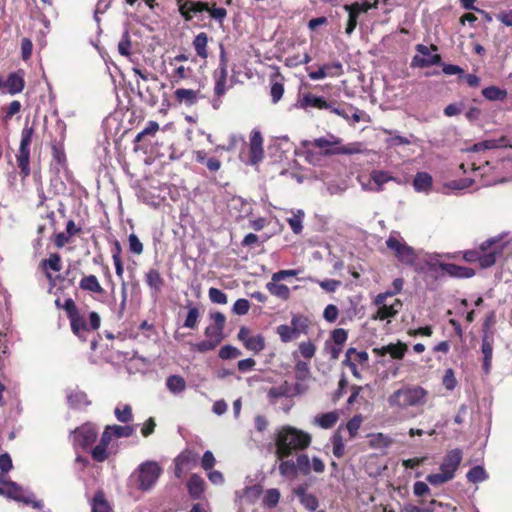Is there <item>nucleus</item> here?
Instances as JSON below:
<instances>
[{"label": "nucleus", "mask_w": 512, "mask_h": 512, "mask_svg": "<svg viewBox=\"0 0 512 512\" xmlns=\"http://www.w3.org/2000/svg\"><path fill=\"white\" fill-rule=\"evenodd\" d=\"M299 351H300V354L306 358V359H311L314 355H315V352H316V347L315 345L308 341V342H302L300 343L299 345Z\"/></svg>", "instance_id": "obj_57"}, {"label": "nucleus", "mask_w": 512, "mask_h": 512, "mask_svg": "<svg viewBox=\"0 0 512 512\" xmlns=\"http://www.w3.org/2000/svg\"><path fill=\"white\" fill-rule=\"evenodd\" d=\"M146 283L155 293H158L164 284V280L158 270L150 269L146 273Z\"/></svg>", "instance_id": "obj_32"}, {"label": "nucleus", "mask_w": 512, "mask_h": 512, "mask_svg": "<svg viewBox=\"0 0 512 512\" xmlns=\"http://www.w3.org/2000/svg\"><path fill=\"white\" fill-rule=\"evenodd\" d=\"M114 414L117 420L123 423H128L133 419L132 408L128 404L118 405L114 410Z\"/></svg>", "instance_id": "obj_42"}, {"label": "nucleus", "mask_w": 512, "mask_h": 512, "mask_svg": "<svg viewBox=\"0 0 512 512\" xmlns=\"http://www.w3.org/2000/svg\"><path fill=\"white\" fill-rule=\"evenodd\" d=\"M386 246L395 257L405 265H412L416 260V253L397 232H391L386 240Z\"/></svg>", "instance_id": "obj_5"}, {"label": "nucleus", "mask_w": 512, "mask_h": 512, "mask_svg": "<svg viewBox=\"0 0 512 512\" xmlns=\"http://www.w3.org/2000/svg\"><path fill=\"white\" fill-rule=\"evenodd\" d=\"M263 139L259 131H253L250 137V159L252 165L257 164L263 158Z\"/></svg>", "instance_id": "obj_16"}, {"label": "nucleus", "mask_w": 512, "mask_h": 512, "mask_svg": "<svg viewBox=\"0 0 512 512\" xmlns=\"http://www.w3.org/2000/svg\"><path fill=\"white\" fill-rule=\"evenodd\" d=\"M300 503L308 510V511H316L319 506V501L313 494H308L304 496Z\"/></svg>", "instance_id": "obj_58"}, {"label": "nucleus", "mask_w": 512, "mask_h": 512, "mask_svg": "<svg viewBox=\"0 0 512 512\" xmlns=\"http://www.w3.org/2000/svg\"><path fill=\"white\" fill-rule=\"evenodd\" d=\"M186 381L180 375H170L166 379L167 389L174 395L181 394L186 389Z\"/></svg>", "instance_id": "obj_28"}, {"label": "nucleus", "mask_w": 512, "mask_h": 512, "mask_svg": "<svg viewBox=\"0 0 512 512\" xmlns=\"http://www.w3.org/2000/svg\"><path fill=\"white\" fill-rule=\"evenodd\" d=\"M71 328L75 335L82 340H85V334L89 332V327L86 319L78 314L71 316Z\"/></svg>", "instance_id": "obj_27"}, {"label": "nucleus", "mask_w": 512, "mask_h": 512, "mask_svg": "<svg viewBox=\"0 0 512 512\" xmlns=\"http://www.w3.org/2000/svg\"><path fill=\"white\" fill-rule=\"evenodd\" d=\"M159 130V124L156 121H149L147 126L135 137V142H140L146 136H154Z\"/></svg>", "instance_id": "obj_45"}, {"label": "nucleus", "mask_w": 512, "mask_h": 512, "mask_svg": "<svg viewBox=\"0 0 512 512\" xmlns=\"http://www.w3.org/2000/svg\"><path fill=\"white\" fill-rule=\"evenodd\" d=\"M97 435V427L92 423H85L73 432V444L86 449L95 442Z\"/></svg>", "instance_id": "obj_10"}, {"label": "nucleus", "mask_w": 512, "mask_h": 512, "mask_svg": "<svg viewBox=\"0 0 512 512\" xmlns=\"http://www.w3.org/2000/svg\"><path fill=\"white\" fill-rule=\"evenodd\" d=\"M207 43L208 36L204 32L199 33L193 41L194 49L197 55L201 58H207Z\"/></svg>", "instance_id": "obj_35"}, {"label": "nucleus", "mask_w": 512, "mask_h": 512, "mask_svg": "<svg viewBox=\"0 0 512 512\" xmlns=\"http://www.w3.org/2000/svg\"><path fill=\"white\" fill-rule=\"evenodd\" d=\"M433 179L427 172H418L413 180V187L417 192L429 193Z\"/></svg>", "instance_id": "obj_23"}, {"label": "nucleus", "mask_w": 512, "mask_h": 512, "mask_svg": "<svg viewBox=\"0 0 512 512\" xmlns=\"http://www.w3.org/2000/svg\"><path fill=\"white\" fill-rule=\"evenodd\" d=\"M131 41L128 31H125L122 35V38L118 44V51L123 56L130 55Z\"/></svg>", "instance_id": "obj_53"}, {"label": "nucleus", "mask_w": 512, "mask_h": 512, "mask_svg": "<svg viewBox=\"0 0 512 512\" xmlns=\"http://www.w3.org/2000/svg\"><path fill=\"white\" fill-rule=\"evenodd\" d=\"M371 178L376 187V193L383 191L384 185L390 181L400 184V181L388 171L374 169L371 171Z\"/></svg>", "instance_id": "obj_21"}, {"label": "nucleus", "mask_w": 512, "mask_h": 512, "mask_svg": "<svg viewBox=\"0 0 512 512\" xmlns=\"http://www.w3.org/2000/svg\"><path fill=\"white\" fill-rule=\"evenodd\" d=\"M112 437V433L106 426L101 436L100 442L91 451L92 458L95 461L104 462L106 459H108L110 455L109 444L111 443Z\"/></svg>", "instance_id": "obj_12"}, {"label": "nucleus", "mask_w": 512, "mask_h": 512, "mask_svg": "<svg viewBox=\"0 0 512 512\" xmlns=\"http://www.w3.org/2000/svg\"><path fill=\"white\" fill-rule=\"evenodd\" d=\"M238 339L245 348L254 354H258L265 348L264 337L260 334L253 335L249 328L242 326L238 332Z\"/></svg>", "instance_id": "obj_11"}, {"label": "nucleus", "mask_w": 512, "mask_h": 512, "mask_svg": "<svg viewBox=\"0 0 512 512\" xmlns=\"http://www.w3.org/2000/svg\"><path fill=\"white\" fill-rule=\"evenodd\" d=\"M4 87L12 95L20 93L24 88L23 75L19 72L10 74L4 82Z\"/></svg>", "instance_id": "obj_25"}, {"label": "nucleus", "mask_w": 512, "mask_h": 512, "mask_svg": "<svg viewBox=\"0 0 512 512\" xmlns=\"http://www.w3.org/2000/svg\"><path fill=\"white\" fill-rule=\"evenodd\" d=\"M463 454L458 448L450 450L444 457L443 462L440 465V471L450 474L452 478L455 476V472L460 466Z\"/></svg>", "instance_id": "obj_13"}, {"label": "nucleus", "mask_w": 512, "mask_h": 512, "mask_svg": "<svg viewBox=\"0 0 512 512\" xmlns=\"http://www.w3.org/2000/svg\"><path fill=\"white\" fill-rule=\"evenodd\" d=\"M204 485V480L200 476L193 474L188 481V491L191 497L199 498L203 493Z\"/></svg>", "instance_id": "obj_31"}, {"label": "nucleus", "mask_w": 512, "mask_h": 512, "mask_svg": "<svg viewBox=\"0 0 512 512\" xmlns=\"http://www.w3.org/2000/svg\"><path fill=\"white\" fill-rule=\"evenodd\" d=\"M311 443V436L291 426L283 427L276 436V455L289 456L293 451L303 450Z\"/></svg>", "instance_id": "obj_1"}, {"label": "nucleus", "mask_w": 512, "mask_h": 512, "mask_svg": "<svg viewBox=\"0 0 512 512\" xmlns=\"http://www.w3.org/2000/svg\"><path fill=\"white\" fill-rule=\"evenodd\" d=\"M241 355V351L231 345H225L219 350V357L221 359H234Z\"/></svg>", "instance_id": "obj_51"}, {"label": "nucleus", "mask_w": 512, "mask_h": 512, "mask_svg": "<svg viewBox=\"0 0 512 512\" xmlns=\"http://www.w3.org/2000/svg\"><path fill=\"white\" fill-rule=\"evenodd\" d=\"M439 267L442 272L456 278H470L475 274L472 268L459 266L452 263L439 264Z\"/></svg>", "instance_id": "obj_19"}, {"label": "nucleus", "mask_w": 512, "mask_h": 512, "mask_svg": "<svg viewBox=\"0 0 512 512\" xmlns=\"http://www.w3.org/2000/svg\"><path fill=\"white\" fill-rule=\"evenodd\" d=\"M33 129L25 127L22 130L21 134V142L19 147V153L17 155V163L18 167L21 169V172L24 176H28L30 174V145L32 142Z\"/></svg>", "instance_id": "obj_7"}, {"label": "nucleus", "mask_w": 512, "mask_h": 512, "mask_svg": "<svg viewBox=\"0 0 512 512\" xmlns=\"http://www.w3.org/2000/svg\"><path fill=\"white\" fill-rule=\"evenodd\" d=\"M199 310L196 307H189L188 313L184 322V327L194 329L197 326L199 319Z\"/></svg>", "instance_id": "obj_47"}, {"label": "nucleus", "mask_w": 512, "mask_h": 512, "mask_svg": "<svg viewBox=\"0 0 512 512\" xmlns=\"http://www.w3.org/2000/svg\"><path fill=\"white\" fill-rule=\"evenodd\" d=\"M228 72L224 68H217L214 72V95L222 97L226 93Z\"/></svg>", "instance_id": "obj_24"}, {"label": "nucleus", "mask_w": 512, "mask_h": 512, "mask_svg": "<svg viewBox=\"0 0 512 512\" xmlns=\"http://www.w3.org/2000/svg\"><path fill=\"white\" fill-rule=\"evenodd\" d=\"M349 6L350 5L348 4L343 6L344 10L348 12V21L345 28L347 35H351L355 30L358 23V17L360 15L354 8H349Z\"/></svg>", "instance_id": "obj_38"}, {"label": "nucleus", "mask_w": 512, "mask_h": 512, "mask_svg": "<svg viewBox=\"0 0 512 512\" xmlns=\"http://www.w3.org/2000/svg\"><path fill=\"white\" fill-rule=\"evenodd\" d=\"M107 427L113 437L116 438L130 437L134 433V428L132 426L107 425Z\"/></svg>", "instance_id": "obj_43"}, {"label": "nucleus", "mask_w": 512, "mask_h": 512, "mask_svg": "<svg viewBox=\"0 0 512 512\" xmlns=\"http://www.w3.org/2000/svg\"><path fill=\"white\" fill-rule=\"evenodd\" d=\"M303 217H304V212L302 210H298L297 214H294L292 217L288 218V223H289L292 231L296 234H299L302 231Z\"/></svg>", "instance_id": "obj_49"}, {"label": "nucleus", "mask_w": 512, "mask_h": 512, "mask_svg": "<svg viewBox=\"0 0 512 512\" xmlns=\"http://www.w3.org/2000/svg\"><path fill=\"white\" fill-rule=\"evenodd\" d=\"M67 401L69 405L74 408H81L89 404L87 395L83 391L79 390H72L68 392Z\"/></svg>", "instance_id": "obj_29"}, {"label": "nucleus", "mask_w": 512, "mask_h": 512, "mask_svg": "<svg viewBox=\"0 0 512 512\" xmlns=\"http://www.w3.org/2000/svg\"><path fill=\"white\" fill-rule=\"evenodd\" d=\"M250 303L247 299H238L233 305L232 311L236 315H245L248 313Z\"/></svg>", "instance_id": "obj_59"}, {"label": "nucleus", "mask_w": 512, "mask_h": 512, "mask_svg": "<svg viewBox=\"0 0 512 512\" xmlns=\"http://www.w3.org/2000/svg\"><path fill=\"white\" fill-rule=\"evenodd\" d=\"M506 246L502 238H491L483 242L479 250L467 251L464 259L468 262L478 261L482 268H488L496 263Z\"/></svg>", "instance_id": "obj_3"}, {"label": "nucleus", "mask_w": 512, "mask_h": 512, "mask_svg": "<svg viewBox=\"0 0 512 512\" xmlns=\"http://www.w3.org/2000/svg\"><path fill=\"white\" fill-rule=\"evenodd\" d=\"M218 345H219V343H217V341H213L212 339H209V338L207 340H203L196 344H191L192 349H194L198 352H201V353H205L207 351L214 350Z\"/></svg>", "instance_id": "obj_50"}, {"label": "nucleus", "mask_w": 512, "mask_h": 512, "mask_svg": "<svg viewBox=\"0 0 512 512\" xmlns=\"http://www.w3.org/2000/svg\"><path fill=\"white\" fill-rule=\"evenodd\" d=\"M3 495L26 505H32L34 508L42 507V503L40 501H36L31 492L25 490L16 482H11L7 487H3Z\"/></svg>", "instance_id": "obj_9"}, {"label": "nucleus", "mask_w": 512, "mask_h": 512, "mask_svg": "<svg viewBox=\"0 0 512 512\" xmlns=\"http://www.w3.org/2000/svg\"><path fill=\"white\" fill-rule=\"evenodd\" d=\"M331 112L336 115L343 117L344 119L352 118L354 122H359L361 120L360 111L358 109L349 106L347 108H330Z\"/></svg>", "instance_id": "obj_36"}, {"label": "nucleus", "mask_w": 512, "mask_h": 512, "mask_svg": "<svg viewBox=\"0 0 512 512\" xmlns=\"http://www.w3.org/2000/svg\"><path fill=\"white\" fill-rule=\"evenodd\" d=\"M128 241L129 249L132 253L140 255L143 252V244L135 234H130Z\"/></svg>", "instance_id": "obj_62"}, {"label": "nucleus", "mask_w": 512, "mask_h": 512, "mask_svg": "<svg viewBox=\"0 0 512 512\" xmlns=\"http://www.w3.org/2000/svg\"><path fill=\"white\" fill-rule=\"evenodd\" d=\"M297 379L304 380L309 376V366L304 361H298L295 365Z\"/></svg>", "instance_id": "obj_64"}, {"label": "nucleus", "mask_w": 512, "mask_h": 512, "mask_svg": "<svg viewBox=\"0 0 512 512\" xmlns=\"http://www.w3.org/2000/svg\"><path fill=\"white\" fill-rule=\"evenodd\" d=\"M402 307V302L399 299H395L394 302L390 305H382L376 311V313L372 316L374 320H384L388 318H394L400 311Z\"/></svg>", "instance_id": "obj_20"}, {"label": "nucleus", "mask_w": 512, "mask_h": 512, "mask_svg": "<svg viewBox=\"0 0 512 512\" xmlns=\"http://www.w3.org/2000/svg\"><path fill=\"white\" fill-rule=\"evenodd\" d=\"M204 334L207 338L217 341L219 344L224 339L223 330L214 325L206 327Z\"/></svg>", "instance_id": "obj_52"}, {"label": "nucleus", "mask_w": 512, "mask_h": 512, "mask_svg": "<svg viewBox=\"0 0 512 512\" xmlns=\"http://www.w3.org/2000/svg\"><path fill=\"white\" fill-rule=\"evenodd\" d=\"M280 474L285 477L294 476L296 474V464L291 461H282L279 465Z\"/></svg>", "instance_id": "obj_56"}, {"label": "nucleus", "mask_w": 512, "mask_h": 512, "mask_svg": "<svg viewBox=\"0 0 512 512\" xmlns=\"http://www.w3.org/2000/svg\"><path fill=\"white\" fill-rule=\"evenodd\" d=\"M33 44L29 38H23L21 41L22 59L27 61L32 55Z\"/></svg>", "instance_id": "obj_63"}, {"label": "nucleus", "mask_w": 512, "mask_h": 512, "mask_svg": "<svg viewBox=\"0 0 512 512\" xmlns=\"http://www.w3.org/2000/svg\"><path fill=\"white\" fill-rule=\"evenodd\" d=\"M290 327L295 329V332L300 336L302 333L306 332V320L301 316H293Z\"/></svg>", "instance_id": "obj_60"}, {"label": "nucleus", "mask_w": 512, "mask_h": 512, "mask_svg": "<svg viewBox=\"0 0 512 512\" xmlns=\"http://www.w3.org/2000/svg\"><path fill=\"white\" fill-rule=\"evenodd\" d=\"M163 470L155 461H146L138 467V488L143 491L150 490L159 479Z\"/></svg>", "instance_id": "obj_6"}, {"label": "nucleus", "mask_w": 512, "mask_h": 512, "mask_svg": "<svg viewBox=\"0 0 512 512\" xmlns=\"http://www.w3.org/2000/svg\"><path fill=\"white\" fill-rule=\"evenodd\" d=\"M452 479L453 478L451 477L450 474H446L443 471H440V473L429 474L426 477L427 482H429L433 486L442 485V484H444V483H446V482H448V481H450Z\"/></svg>", "instance_id": "obj_46"}, {"label": "nucleus", "mask_w": 512, "mask_h": 512, "mask_svg": "<svg viewBox=\"0 0 512 512\" xmlns=\"http://www.w3.org/2000/svg\"><path fill=\"white\" fill-rule=\"evenodd\" d=\"M437 47L432 45L428 47L423 44L416 45L417 54L412 58L411 66L425 68L431 65L438 64L441 61V57L439 54L432 53V51H436Z\"/></svg>", "instance_id": "obj_8"}, {"label": "nucleus", "mask_w": 512, "mask_h": 512, "mask_svg": "<svg viewBox=\"0 0 512 512\" xmlns=\"http://www.w3.org/2000/svg\"><path fill=\"white\" fill-rule=\"evenodd\" d=\"M280 499V492L278 489H268L265 493L263 503L268 507H275Z\"/></svg>", "instance_id": "obj_48"}, {"label": "nucleus", "mask_w": 512, "mask_h": 512, "mask_svg": "<svg viewBox=\"0 0 512 512\" xmlns=\"http://www.w3.org/2000/svg\"><path fill=\"white\" fill-rule=\"evenodd\" d=\"M466 477L471 483H479L485 481L488 474L482 466H474L467 472Z\"/></svg>", "instance_id": "obj_39"}, {"label": "nucleus", "mask_w": 512, "mask_h": 512, "mask_svg": "<svg viewBox=\"0 0 512 512\" xmlns=\"http://www.w3.org/2000/svg\"><path fill=\"white\" fill-rule=\"evenodd\" d=\"M505 144H506L505 137H502L498 140H496V139L485 140V141L478 142V143L474 144L473 150L480 151V150H485V149H495L498 147L505 146Z\"/></svg>", "instance_id": "obj_41"}, {"label": "nucleus", "mask_w": 512, "mask_h": 512, "mask_svg": "<svg viewBox=\"0 0 512 512\" xmlns=\"http://www.w3.org/2000/svg\"><path fill=\"white\" fill-rule=\"evenodd\" d=\"M267 290L273 295L280 299L286 300L289 298L290 290L284 284H278L271 279V282L266 284Z\"/></svg>", "instance_id": "obj_33"}, {"label": "nucleus", "mask_w": 512, "mask_h": 512, "mask_svg": "<svg viewBox=\"0 0 512 512\" xmlns=\"http://www.w3.org/2000/svg\"><path fill=\"white\" fill-rule=\"evenodd\" d=\"M407 349L408 347L405 343L398 342L396 344L390 343L381 347H375L372 349V352L379 358L389 354L393 359H402Z\"/></svg>", "instance_id": "obj_14"}, {"label": "nucleus", "mask_w": 512, "mask_h": 512, "mask_svg": "<svg viewBox=\"0 0 512 512\" xmlns=\"http://www.w3.org/2000/svg\"><path fill=\"white\" fill-rule=\"evenodd\" d=\"M362 421L363 419L362 416L360 415H356L348 421L346 427L351 438H354L357 435V432L362 424Z\"/></svg>", "instance_id": "obj_55"}, {"label": "nucleus", "mask_w": 512, "mask_h": 512, "mask_svg": "<svg viewBox=\"0 0 512 512\" xmlns=\"http://www.w3.org/2000/svg\"><path fill=\"white\" fill-rule=\"evenodd\" d=\"M482 95L490 101L504 100L507 96V92L496 86H490L482 90Z\"/></svg>", "instance_id": "obj_40"}, {"label": "nucleus", "mask_w": 512, "mask_h": 512, "mask_svg": "<svg viewBox=\"0 0 512 512\" xmlns=\"http://www.w3.org/2000/svg\"><path fill=\"white\" fill-rule=\"evenodd\" d=\"M294 395H296V390L287 381L271 387L267 393V397L272 404H275L280 398H291Z\"/></svg>", "instance_id": "obj_15"}, {"label": "nucleus", "mask_w": 512, "mask_h": 512, "mask_svg": "<svg viewBox=\"0 0 512 512\" xmlns=\"http://www.w3.org/2000/svg\"><path fill=\"white\" fill-rule=\"evenodd\" d=\"M79 288L85 292L93 294H103L104 288L101 286L95 275H85L79 282Z\"/></svg>", "instance_id": "obj_22"}, {"label": "nucleus", "mask_w": 512, "mask_h": 512, "mask_svg": "<svg viewBox=\"0 0 512 512\" xmlns=\"http://www.w3.org/2000/svg\"><path fill=\"white\" fill-rule=\"evenodd\" d=\"M368 353L365 351H357L355 348H349L345 354V362H354L357 364H366L368 362Z\"/></svg>", "instance_id": "obj_34"}, {"label": "nucleus", "mask_w": 512, "mask_h": 512, "mask_svg": "<svg viewBox=\"0 0 512 512\" xmlns=\"http://www.w3.org/2000/svg\"><path fill=\"white\" fill-rule=\"evenodd\" d=\"M338 418V413L336 411H331L315 416L313 424L323 429H329L336 424Z\"/></svg>", "instance_id": "obj_26"}, {"label": "nucleus", "mask_w": 512, "mask_h": 512, "mask_svg": "<svg viewBox=\"0 0 512 512\" xmlns=\"http://www.w3.org/2000/svg\"><path fill=\"white\" fill-rule=\"evenodd\" d=\"M341 143V139L334 136L329 135L328 137H320L317 139H314L312 144L321 149L323 151L324 155H338V154H357L361 153V144L360 143H352L347 146H341L338 147V145Z\"/></svg>", "instance_id": "obj_4"}, {"label": "nucleus", "mask_w": 512, "mask_h": 512, "mask_svg": "<svg viewBox=\"0 0 512 512\" xmlns=\"http://www.w3.org/2000/svg\"><path fill=\"white\" fill-rule=\"evenodd\" d=\"M176 101L187 107L195 105L200 99V92L193 89L179 88L174 92Z\"/></svg>", "instance_id": "obj_18"}, {"label": "nucleus", "mask_w": 512, "mask_h": 512, "mask_svg": "<svg viewBox=\"0 0 512 512\" xmlns=\"http://www.w3.org/2000/svg\"><path fill=\"white\" fill-rule=\"evenodd\" d=\"M296 106L301 109L308 107H314L318 109H330L331 104L328 103L323 97L316 96L311 93H306L303 97L298 100Z\"/></svg>", "instance_id": "obj_17"}, {"label": "nucleus", "mask_w": 512, "mask_h": 512, "mask_svg": "<svg viewBox=\"0 0 512 512\" xmlns=\"http://www.w3.org/2000/svg\"><path fill=\"white\" fill-rule=\"evenodd\" d=\"M277 334L283 342H289L299 338V335L295 332V329L288 325H280L277 327Z\"/></svg>", "instance_id": "obj_44"}, {"label": "nucleus", "mask_w": 512, "mask_h": 512, "mask_svg": "<svg viewBox=\"0 0 512 512\" xmlns=\"http://www.w3.org/2000/svg\"><path fill=\"white\" fill-rule=\"evenodd\" d=\"M208 295H209L210 300L213 303L226 304L228 301L227 295L224 292H222L221 290L214 288V287L209 289Z\"/></svg>", "instance_id": "obj_54"}, {"label": "nucleus", "mask_w": 512, "mask_h": 512, "mask_svg": "<svg viewBox=\"0 0 512 512\" xmlns=\"http://www.w3.org/2000/svg\"><path fill=\"white\" fill-rule=\"evenodd\" d=\"M198 460V455L190 450H185L180 453L174 460V462H178V465L184 466L187 470L192 469Z\"/></svg>", "instance_id": "obj_30"}, {"label": "nucleus", "mask_w": 512, "mask_h": 512, "mask_svg": "<svg viewBox=\"0 0 512 512\" xmlns=\"http://www.w3.org/2000/svg\"><path fill=\"white\" fill-rule=\"evenodd\" d=\"M111 507L107 503L102 491H98L92 501V512H111Z\"/></svg>", "instance_id": "obj_37"}, {"label": "nucleus", "mask_w": 512, "mask_h": 512, "mask_svg": "<svg viewBox=\"0 0 512 512\" xmlns=\"http://www.w3.org/2000/svg\"><path fill=\"white\" fill-rule=\"evenodd\" d=\"M427 401V391L418 385H404L387 398L389 407L406 410L409 407L423 406Z\"/></svg>", "instance_id": "obj_2"}, {"label": "nucleus", "mask_w": 512, "mask_h": 512, "mask_svg": "<svg viewBox=\"0 0 512 512\" xmlns=\"http://www.w3.org/2000/svg\"><path fill=\"white\" fill-rule=\"evenodd\" d=\"M43 265L48 266L55 272H59L61 270V258L58 254L54 253L49 256L48 259L43 260Z\"/></svg>", "instance_id": "obj_61"}]
</instances>
